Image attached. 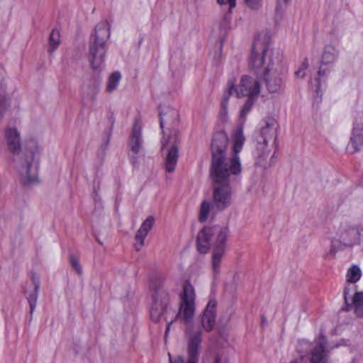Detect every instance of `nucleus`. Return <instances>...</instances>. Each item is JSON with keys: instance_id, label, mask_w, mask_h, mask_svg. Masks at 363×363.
<instances>
[{"instance_id": "34", "label": "nucleus", "mask_w": 363, "mask_h": 363, "mask_svg": "<svg viewBox=\"0 0 363 363\" xmlns=\"http://www.w3.org/2000/svg\"><path fill=\"white\" fill-rule=\"evenodd\" d=\"M262 0H245L246 5L251 9H257Z\"/></svg>"}, {"instance_id": "26", "label": "nucleus", "mask_w": 363, "mask_h": 363, "mask_svg": "<svg viewBox=\"0 0 363 363\" xmlns=\"http://www.w3.org/2000/svg\"><path fill=\"white\" fill-rule=\"evenodd\" d=\"M361 276L362 272L360 268L357 265H354L348 269L347 273V281L354 284L359 280Z\"/></svg>"}, {"instance_id": "21", "label": "nucleus", "mask_w": 363, "mask_h": 363, "mask_svg": "<svg viewBox=\"0 0 363 363\" xmlns=\"http://www.w3.org/2000/svg\"><path fill=\"white\" fill-rule=\"evenodd\" d=\"M31 281L34 286L33 291L28 296L27 300L30 306V313L32 314L37 303L38 294L40 289V281L38 277L34 274L31 277Z\"/></svg>"}, {"instance_id": "11", "label": "nucleus", "mask_w": 363, "mask_h": 363, "mask_svg": "<svg viewBox=\"0 0 363 363\" xmlns=\"http://www.w3.org/2000/svg\"><path fill=\"white\" fill-rule=\"evenodd\" d=\"M160 125L162 130V134H164V127L167 125V129L170 131L168 137L170 138H178L180 136L178 130L179 123V112L174 108H167L164 112H160Z\"/></svg>"}, {"instance_id": "31", "label": "nucleus", "mask_w": 363, "mask_h": 363, "mask_svg": "<svg viewBox=\"0 0 363 363\" xmlns=\"http://www.w3.org/2000/svg\"><path fill=\"white\" fill-rule=\"evenodd\" d=\"M69 259L72 267L75 270L78 275L82 274V268L79 263V257L73 253H70Z\"/></svg>"}, {"instance_id": "5", "label": "nucleus", "mask_w": 363, "mask_h": 363, "mask_svg": "<svg viewBox=\"0 0 363 363\" xmlns=\"http://www.w3.org/2000/svg\"><path fill=\"white\" fill-rule=\"evenodd\" d=\"M26 156L21 162L20 174L21 182L24 186H29L38 182L36 169H32V163L37 160H39V146L36 140L30 138L25 144Z\"/></svg>"}, {"instance_id": "13", "label": "nucleus", "mask_w": 363, "mask_h": 363, "mask_svg": "<svg viewBox=\"0 0 363 363\" xmlns=\"http://www.w3.org/2000/svg\"><path fill=\"white\" fill-rule=\"evenodd\" d=\"M363 145V122L355 120L353 123L352 135L350 143L347 147V151L351 154H354L360 151Z\"/></svg>"}, {"instance_id": "6", "label": "nucleus", "mask_w": 363, "mask_h": 363, "mask_svg": "<svg viewBox=\"0 0 363 363\" xmlns=\"http://www.w3.org/2000/svg\"><path fill=\"white\" fill-rule=\"evenodd\" d=\"M186 333H188L187 353L189 355L187 360H185L182 356H178L173 359L171 354H169L170 363H198L199 349L202 341V328L192 327L188 328Z\"/></svg>"}, {"instance_id": "2", "label": "nucleus", "mask_w": 363, "mask_h": 363, "mask_svg": "<svg viewBox=\"0 0 363 363\" xmlns=\"http://www.w3.org/2000/svg\"><path fill=\"white\" fill-rule=\"evenodd\" d=\"M228 227L213 225L205 226L196 237V249L201 254H206L212 246V269L214 274L220 272V266L226 249L229 237Z\"/></svg>"}, {"instance_id": "44", "label": "nucleus", "mask_w": 363, "mask_h": 363, "mask_svg": "<svg viewBox=\"0 0 363 363\" xmlns=\"http://www.w3.org/2000/svg\"><path fill=\"white\" fill-rule=\"evenodd\" d=\"M360 182H361L362 184H363V174H362V176L361 177Z\"/></svg>"}, {"instance_id": "32", "label": "nucleus", "mask_w": 363, "mask_h": 363, "mask_svg": "<svg viewBox=\"0 0 363 363\" xmlns=\"http://www.w3.org/2000/svg\"><path fill=\"white\" fill-rule=\"evenodd\" d=\"M350 294V288L348 286H345L343 291L344 294V300H345V306L342 307V311H349L351 308L353 306L352 303H349L347 296Z\"/></svg>"}, {"instance_id": "30", "label": "nucleus", "mask_w": 363, "mask_h": 363, "mask_svg": "<svg viewBox=\"0 0 363 363\" xmlns=\"http://www.w3.org/2000/svg\"><path fill=\"white\" fill-rule=\"evenodd\" d=\"M347 246V245L342 243L340 240L333 238L331 240L330 250L328 255L335 257L337 251L342 250Z\"/></svg>"}, {"instance_id": "33", "label": "nucleus", "mask_w": 363, "mask_h": 363, "mask_svg": "<svg viewBox=\"0 0 363 363\" xmlns=\"http://www.w3.org/2000/svg\"><path fill=\"white\" fill-rule=\"evenodd\" d=\"M7 107V98L4 95H0V119L3 118Z\"/></svg>"}, {"instance_id": "24", "label": "nucleus", "mask_w": 363, "mask_h": 363, "mask_svg": "<svg viewBox=\"0 0 363 363\" xmlns=\"http://www.w3.org/2000/svg\"><path fill=\"white\" fill-rule=\"evenodd\" d=\"M60 35L59 30L53 29L50 34L48 52L52 55L60 44Z\"/></svg>"}, {"instance_id": "4", "label": "nucleus", "mask_w": 363, "mask_h": 363, "mask_svg": "<svg viewBox=\"0 0 363 363\" xmlns=\"http://www.w3.org/2000/svg\"><path fill=\"white\" fill-rule=\"evenodd\" d=\"M241 170L240 162L233 160V164L228 169L210 171L213 188V203L217 210L222 211L231 205L230 177L233 175H238Z\"/></svg>"}, {"instance_id": "14", "label": "nucleus", "mask_w": 363, "mask_h": 363, "mask_svg": "<svg viewBox=\"0 0 363 363\" xmlns=\"http://www.w3.org/2000/svg\"><path fill=\"white\" fill-rule=\"evenodd\" d=\"M217 301L210 299L206 308L201 315L202 328L206 332H211L216 323Z\"/></svg>"}, {"instance_id": "15", "label": "nucleus", "mask_w": 363, "mask_h": 363, "mask_svg": "<svg viewBox=\"0 0 363 363\" xmlns=\"http://www.w3.org/2000/svg\"><path fill=\"white\" fill-rule=\"evenodd\" d=\"M262 78L269 92L276 93L282 90L284 86L283 77L275 72H271L269 66L265 68Z\"/></svg>"}, {"instance_id": "12", "label": "nucleus", "mask_w": 363, "mask_h": 363, "mask_svg": "<svg viewBox=\"0 0 363 363\" xmlns=\"http://www.w3.org/2000/svg\"><path fill=\"white\" fill-rule=\"evenodd\" d=\"M238 98L244 96H257L260 92V83L258 80H253L248 75H243L240 84L233 89Z\"/></svg>"}, {"instance_id": "17", "label": "nucleus", "mask_w": 363, "mask_h": 363, "mask_svg": "<svg viewBox=\"0 0 363 363\" xmlns=\"http://www.w3.org/2000/svg\"><path fill=\"white\" fill-rule=\"evenodd\" d=\"M142 126L140 120H135L128 145L131 151L138 155L143 149Z\"/></svg>"}, {"instance_id": "40", "label": "nucleus", "mask_w": 363, "mask_h": 363, "mask_svg": "<svg viewBox=\"0 0 363 363\" xmlns=\"http://www.w3.org/2000/svg\"><path fill=\"white\" fill-rule=\"evenodd\" d=\"M308 60L307 59H305V60L303 61V62L302 63V65L301 67H300L301 69H303V70H306L308 67Z\"/></svg>"}, {"instance_id": "18", "label": "nucleus", "mask_w": 363, "mask_h": 363, "mask_svg": "<svg viewBox=\"0 0 363 363\" xmlns=\"http://www.w3.org/2000/svg\"><path fill=\"white\" fill-rule=\"evenodd\" d=\"M5 138L8 148L13 155H19L22 151L20 133L16 128L5 130Z\"/></svg>"}, {"instance_id": "25", "label": "nucleus", "mask_w": 363, "mask_h": 363, "mask_svg": "<svg viewBox=\"0 0 363 363\" xmlns=\"http://www.w3.org/2000/svg\"><path fill=\"white\" fill-rule=\"evenodd\" d=\"M121 79V74L120 72L116 71L111 74L108 79L107 85H106V91L108 93L113 92L116 89L119 82Z\"/></svg>"}, {"instance_id": "16", "label": "nucleus", "mask_w": 363, "mask_h": 363, "mask_svg": "<svg viewBox=\"0 0 363 363\" xmlns=\"http://www.w3.org/2000/svg\"><path fill=\"white\" fill-rule=\"evenodd\" d=\"M277 123L273 118H267L265 121V126L262 127L259 131V139L257 143L267 145L269 140H273L274 142L277 139Z\"/></svg>"}, {"instance_id": "37", "label": "nucleus", "mask_w": 363, "mask_h": 363, "mask_svg": "<svg viewBox=\"0 0 363 363\" xmlns=\"http://www.w3.org/2000/svg\"><path fill=\"white\" fill-rule=\"evenodd\" d=\"M214 363H228V360L226 358H222L220 356H216Z\"/></svg>"}, {"instance_id": "35", "label": "nucleus", "mask_w": 363, "mask_h": 363, "mask_svg": "<svg viewBox=\"0 0 363 363\" xmlns=\"http://www.w3.org/2000/svg\"><path fill=\"white\" fill-rule=\"evenodd\" d=\"M220 5H228L230 10H233L236 6V0H217Z\"/></svg>"}, {"instance_id": "19", "label": "nucleus", "mask_w": 363, "mask_h": 363, "mask_svg": "<svg viewBox=\"0 0 363 363\" xmlns=\"http://www.w3.org/2000/svg\"><path fill=\"white\" fill-rule=\"evenodd\" d=\"M155 223V218L152 216H149L142 223L140 228L136 232L135 240V248L136 251H140L144 245V240L147 235L148 233L152 230Z\"/></svg>"}, {"instance_id": "42", "label": "nucleus", "mask_w": 363, "mask_h": 363, "mask_svg": "<svg viewBox=\"0 0 363 363\" xmlns=\"http://www.w3.org/2000/svg\"><path fill=\"white\" fill-rule=\"evenodd\" d=\"M109 120H110V121H111V125H113V123H114V116H113V113H111V114L110 115V116H109Z\"/></svg>"}, {"instance_id": "7", "label": "nucleus", "mask_w": 363, "mask_h": 363, "mask_svg": "<svg viewBox=\"0 0 363 363\" xmlns=\"http://www.w3.org/2000/svg\"><path fill=\"white\" fill-rule=\"evenodd\" d=\"M269 43L270 37L267 33L258 34L255 38L249 57V67L250 69L257 72L262 67Z\"/></svg>"}, {"instance_id": "9", "label": "nucleus", "mask_w": 363, "mask_h": 363, "mask_svg": "<svg viewBox=\"0 0 363 363\" xmlns=\"http://www.w3.org/2000/svg\"><path fill=\"white\" fill-rule=\"evenodd\" d=\"M338 56V51L331 45L325 46L323 51L319 69L318 71V77L315 79L316 88L315 91L317 95L319 94L320 89L321 77H326L331 71V67L335 62Z\"/></svg>"}, {"instance_id": "10", "label": "nucleus", "mask_w": 363, "mask_h": 363, "mask_svg": "<svg viewBox=\"0 0 363 363\" xmlns=\"http://www.w3.org/2000/svg\"><path fill=\"white\" fill-rule=\"evenodd\" d=\"M174 137L170 138L168 137L167 139L163 138L161 140L162 151L167 149V153L165 157V169L167 172H173L175 169L176 165L179 158V147L178 145L180 143V136L178 138Z\"/></svg>"}, {"instance_id": "27", "label": "nucleus", "mask_w": 363, "mask_h": 363, "mask_svg": "<svg viewBox=\"0 0 363 363\" xmlns=\"http://www.w3.org/2000/svg\"><path fill=\"white\" fill-rule=\"evenodd\" d=\"M235 82H236V80L235 78L230 79L228 82V91L223 95V99L221 101V108L225 111L227 109L230 96L234 92L233 89L235 88Z\"/></svg>"}, {"instance_id": "45", "label": "nucleus", "mask_w": 363, "mask_h": 363, "mask_svg": "<svg viewBox=\"0 0 363 363\" xmlns=\"http://www.w3.org/2000/svg\"><path fill=\"white\" fill-rule=\"evenodd\" d=\"M289 0H284V2L285 4H287V3L289 2Z\"/></svg>"}, {"instance_id": "3", "label": "nucleus", "mask_w": 363, "mask_h": 363, "mask_svg": "<svg viewBox=\"0 0 363 363\" xmlns=\"http://www.w3.org/2000/svg\"><path fill=\"white\" fill-rule=\"evenodd\" d=\"M245 141L242 128L238 129L234 135L233 152L234 155L228 160L226 157V150L228 144V138L224 131H218L213 134L211 145V164L210 171L228 169L233 160L240 162L238 153L242 150Z\"/></svg>"}, {"instance_id": "36", "label": "nucleus", "mask_w": 363, "mask_h": 363, "mask_svg": "<svg viewBox=\"0 0 363 363\" xmlns=\"http://www.w3.org/2000/svg\"><path fill=\"white\" fill-rule=\"evenodd\" d=\"M232 11L233 10H230V8H229L228 12H226L224 14L222 26H227L230 23V19H231Z\"/></svg>"}, {"instance_id": "20", "label": "nucleus", "mask_w": 363, "mask_h": 363, "mask_svg": "<svg viewBox=\"0 0 363 363\" xmlns=\"http://www.w3.org/2000/svg\"><path fill=\"white\" fill-rule=\"evenodd\" d=\"M195 311V303L182 302L179 311L177 315L182 321L187 323L192 319Z\"/></svg>"}, {"instance_id": "39", "label": "nucleus", "mask_w": 363, "mask_h": 363, "mask_svg": "<svg viewBox=\"0 0 363 363\" xmlns=\"http://www.w3.org/2000/svg\"><path fill=\"white\" fill-rule=\"evenodd\" d=\"M130 162L131 164L134 166V167H136L137 164H138V157L136 156H133L131 158H130Z\"/></svg>"}, {"instance_id": "8", "label": "nucleus", "mask_w": 363, "mask_h": 363, "mask_svg": "<svg viewBox=\"0 0 363 363\" xmlns=\"http://www.w3.org/2000/svg\"><path fill=\"white\" fill-rule=\"evenodd\" d=\"M150 309V318L157 323L164 316L169 303V292L162 286H155Z\"/></svg>"}, {"instance_id": "38", "label": "nucleus", "mask_w": 363, "mask_h": 363, "mask_svg": "<svg viewBox=\"0 0 363 363\" xmlns=\"http://www.w3.org/2000/svg\"><path fill=\"white\" fill-rule=\"evenodd\" d=\"M295 74L297 77L303 78L305 76V70L299 68L298 70H297Z\"/></svg>"}, {"instance_id": "1", "label": "nucleus", "mask_w": 363, "mask_h": 363, "mask_svg": "<svg viewBox=\"0 0 363 363\" xmlns=\"http://www.w3.org/2000/svg\"><path fill=\"white\" fill-rule=\"evenodd\" d=\"M110 25L107 21L98 23L89 37L87 57L91 68L95 72L88 84V96L94 101L99 92L101 77L100 72L103 69L106 54L108 50L107 40L110 37Z\"/></svg>"}, {"instance_id": "23", "label": "nucleus", "mask_w": 363, "mask_h": 363, "mask_svg": "<svg viewBox=\"0 0 363 363\" xmlns=\"http://www.w3.org/2000/svg\"><path fill=\"white\" fill-rule=\"evenodd\" d=\"M354 313L358 317L363 316V291L355 292L352 298Z\"/></svg>"}, {"instance_id": "41", "label": "nucleus", "mask_w": 363, "mask_h": 363, "mask_svg": "<svg viewBox=\"0 0 363 363\" xmlns=\"http://www.w3.org/2000/svg\"><path fill=\"white\" fill-rule=\"evenodd\" d=\"M171 323H172V322L167 323L166 330H165V336L167 335V333L169 332Z\"/></svg>"}, {"instance_id": "22", "label": "nucleus", "mask_w": 363, "mask_h": 363, "mask_svg": "<svg viewBox=\"0 0 363 363\" xmlns=\"http://www.w3.org/2000/svg\"><path fill=\"white\" fill-rule=\"evenodd\" d=\"M195 293L194 289L189 280H186L183 286L182 302L194 303Z\"/></svg>"}, {"instance_id": "28", "label": "nucleus", "mask_w": 363, "mask_h": 363, "mask_svg": "<svg viewBox=\"0 0 363 363\" xmlns=\"http://www.w3.org/2000/svg\"><path fill=\"white\" fill-rule=\"evenodd\" d=\"M257 96H248L245 104H243L240 113V117L242 120H245L247 113L250 111L252 106L254 105Z\"/></svg>"}, {"instance_id": "29", "label": "nucleus", "mask_w": 363, "mask_h": 363, "mask_svg": "<svg viewBox=\"0 0 363 363\" xmlns=\"http://www.w3.org/2000/svg\"><path fill=\"white\" fill-rule=\"evenodd\" d=\"M210 212V203L207 201H203L201 203L199 220L201 223L206 221Z\"/></svg>"}, {"instance_id": "43", "label": "nucleus", "mask_w": 363, "mask_h": 363, "mask_svg": "<svg viewBox=\"0 0 363 363\" xmlns=\"http://www.w3.org/2000/svg\"><path fill=\"white\" fill-rule=\"evenodd\" d=\"M143 39H144V38H143V37H141V38H140V40H139V43H139V45H140V44L143 43Z\"/></svg>"}]
</instances>
